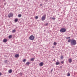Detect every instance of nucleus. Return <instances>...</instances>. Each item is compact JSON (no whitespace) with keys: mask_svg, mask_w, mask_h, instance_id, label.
<instances>
[{"mask_svg":"<svg viewBox=\"0 0 77 77\" xmlns=\"http://www.w3.org/2000/svg\"><path fill=\"white\" fill-rule=\"evenodd\" d=\"M68 61L69 63H71L72 62V59L71 58L69 59Z\"/></svg>","mask_w":77,"mask_h":77,"instance_id":"nucleus-8","label":"nucleus"},{"mask_svg":"<svg viewBox=\"0 0 77 77\" xmlns=\"http://www.w3.org/2000/svg\"><path fill=\"white\" fill-rule=\"evenodd\" d=\"M12 70L11 69L9 70L8 71V72H9V73H12Z\"/></svg>","mask_w":77,"mask_h":77,"instance_id":"nucleus-10","label":"nucleus"},{"mask_svg":"<svg viewBox=\"0 0 77 77\" xmlns=\"http://www.w3.org/2000/svg\"><path fill=\"white\" fill-rule=\"evenodd\" d=\"M8 41V39H4L3 42H6Z\"/></svg>","mask_w":77,"mask_h":77,"instance_id":"nucleus-7","label":"nucleus"},{"mask_svg":"<svg viewBox=\"0 0 77 77\" xmlns=\"http://www.w3.org/2000/svg\"><path fill=\"white\" fill-rule=\"evenodd\" d=\"M26 59H24V60H23V62H26Z\"/></svg>","mask_w":77,"mask_h":77,"instance_id":"nucleus-16","label":"nucleus"},{"mask_svg":"<svg viewBox=\"0 0 77 77\" xmlns=\"http://www.w3.org/2000/svg\"><path fill=\"white\" fill-rule=\"evenodd\" d=\"M35 19H38V16H36L35 18Z\"/></svg>","mask_w":77,"mask_h":77,"instance_id":"nucleus-25","label":"nucleus"},{"mask_svg":"<svg viewBox=\"0 0 77 77\" xmlns=\"http://www.w3.org/2000/svg\"><path fill=\"white\" fill-rule=\"evenodd\" d=\"M70 37H67L66 39H70Z\"/></svg>","mask_w":77,"mask_h":77,"instance_id":"nucleus-28","label":"nucleus"},{"mask_svg":"<svg viewBox=\"0 0 77 77\" xmlns=\"http://www.w3.org/2000/svg\"><path fill=\"white\" fill-rule=\"evenodd\" d=\"M59 64H60V62L59 61L57 62L56 63V65H59Z\"/></svg>","mask_w":77,"mask_h":77,"instance_id":"nucleus-9","label":"nucleus"},{"mask_svg":"<svg viewBox=\"0 0 77 77\" xmlns=\"http://www.w3.org/2000/svg\"><path fill=\"white\" fill-rule=\"evenodd\" d=\"M15 57H19V54H16L15 55Z\"/></svg>","mask_w":77,"mask_h":77,"instance_id":"nucleus-12","label":"nucleus"},{"mask_svg":"<svg viewBox=\"0 0 77 77\" xmlns=\"http://www.w3.org/2000/svg\"><path fill=\"white\" fill-rule=\"evenodd\" d=\"M2 75V73L0 72V75Z\"/></svg>","mask_w":77,"mask_h":77,"instance_id":"nucleus-33","label":"nucleus"},{"mask_svg":"<svg viewBox=\"0 0 77 77\" xmlns=\"http://www.w3.org/2000/svg\"><path fill=\"white\" fill-rule=\"evenodd\" d=\"M71 45H75L76 44H77V42H76V40L72 39V42H71Z\"/></svg>","mask_w":77,"mask_h":77,"instance_id":"nucleus-1","label":"nucleus"},{"mask_svg":"<svg viewBox=\"0 0 77 77\" xmlns=\"http://www.w3.org/2000/svg\"><path fill=\"white\" fill-rule=\"evenodd\" d=\"M67 75L68 76H70V73H68Z\"/></svg>","mask_w":77,"mask_h":77,"instance_id":"nucleus-23","label":"nucleus"},{"mask_svg":"<svg viewBox=\"0 0 77 77\" xmlns=\"http://www.w3.org/2000/svg\"><path fill=\"white\" fill-rule=\"evenodd\" d=\"M19 74L20 75H23V73L20 72L19 73Z\"/></svg>","mask_w":77,"mask_h":77,"instance_id":"nucleus-24","label":"nucleus"},{"mask_svg":"<svg viewBox=\"0 0 77 77\" xmlns=\"http://www.w3.org/2000/svg\"><path fill=\"white\" fill-rule=\"evenodd\" d=\"M12 35H11L9 36L8 38L9 39H11V38H12Z\"/></svg>","mask_w":77,"mask_h":77,"instance_id":"nucleus-15","label":"nucleus"},{"mask_svg":"<svg viewBox=\"0 0 77 77\" xmlns=\"http://www.w3.org/2000/svg\"><path fill=\"white\" fill-rule=\"evenodd\" d=\"M14 15V14L12 13H9L8 15V17L9 18H11V17H12V16Z\"/></svg>","mask_w":77,"mask_h":77,"instance_id":"nucleus-4","label":"nucleus"},{"mask_svg":"<svg viewBox=\"0 0 77 77\" xmlns=\"http://www.w3.org/2000/svg\"><path fill=\"white\" fill-rule=\"evenodd\" d=\"M64 62H63V61H62L61 62V63H62V64Z\"/></svg>","mask_w":77,"mask_h":77,"instance_id":"nucleus-27","label":"nucleus"},{"mask_svg":"<svg viewBox=\"0 0 77 77\" xmlns=\"http://www.w3.org/2000/svg\"><path fill=\"white\" fill-rule=\"evenodd\" d=\"M54 48V47H53V48Z\"/></svg>","mask_w":77,"mask_h":77,"instance_id":"nucleus-37","label":"nucleus"},{"mask_svg":"<svg viewBox=\"0 0 77 77\" xmlns=\"http://www.w3.org/2000/svg\"><path fill=\"white\" fill-rule=\"evenodd\" d=\"M18 16L19 17H21V14H19Z\"/></svg>","mask_w":77,"mask_h":77,"instance_id":"nucleus-22","label":"nucleus"},{"mask_svg":"<svg viewBox=\"0 0 77 77\" xmlns=\"http://www.w3.org/2000/svg\"><path fill=\"white\" fill-rule=\"evenodd\" d=\"M48 0H45V1H47Z\"/></svg>","mask_w":77,"mask_h":77,"instance_id":"nucleus-36","label":"nucleus"},{"mask_svg":"<svg viewBox=\"0 0 77 77\" xmlns=\"http://www.w3.org/2000/svg\"><path fill=\"white\" fill-rule=\"evenodd\" d=\"M66 31V30L65 28H61L60 30V32L61 33H64Z\"/></svg>","mask_w":77,"mask_h":77,"instance_id":"nucleus-2","label":"nucleus"},{"mask_svg":"<svg viewBox=\"0 0 77 77\" xmlns=\"http://www.w3.org/2000/svg\"><path fill=\"white\" fill-rule=\"evenodd\" d=\"M29 39L30 40H32V41H33V40H34L35 39V37L33 35H31L29 37Z\"/></svg>","mask_w":77,"mask_h":77,"instance_id":"nucleus-3","label":"nucleus"},{"mask_svg":"<svg viewBox=\"0 0 77 77\" xmlns=\"http://www.w3.org/2000/svg\"><path fill=\"white\" fill-rule=\"evenodd\" d=\"M60 59H63V56H62L60 57Z\"/></svg>","mask_w":77,"mask_h":77,"instance_id":"nucleus-21","label":"nucleus"},{"mask_svg":"<svg viewBox=\"0 0 77 77\" xmlns=\"http://www.w3.org/2000/svg\"><path fill=\"white\" fill-rule=\"evenodd\" d=\"M34 59H35V58H32L31 59V61H34Z\"/></svg>","mask_w":77,"mask_h":77,"instance_id":"nucleus-19","label":"nucleus"},{"mask_svg":"<svg viewBox=\"0 0 77 77\" xmlns=\"http://www.w3.org/2000/svg\"><path fill=\"white\" fill-rule=\"evenodd\" d=\"M16 30L15 29H14L13 30H12V32L13 33H15V32H16Z\"/></svg>","mask_w":77,"mask_h":77,"instance_id":"nucleus-18","label":"nucleus"},{"mask_svg":"<svg viewBox=\"0 0 77 77\" xmlns=\"http://www.w3.org/2000/svg\"><path fill=\"white\" fill-rule=\"evenodd\" d=\"M54 61H55V59H54Z\"/></svg>","mask_w":77,"mask_h":77,"instance_id":"nucleus-35","label":"nucleus"},{"mask_svg":"<svg viewBox=\"0 0 77 77\" xmlns=\"http://www.w3.org/2000/svg\"><path fill=\"white\" fill-rule=\"evenodd\" d=\"M40 6H42V4H40Z\"/></svg>","mask_w":77,"mask_h":77,"instance_id":"nucleus-31","label":"nucleus"},{"mask_svg":"<svg viewBox=\"0 0 77 77\" xmlns=\"http://www.w3.org/2000/svg\"><path fill=\"white\" fill-rule=\"evenodd\" d=\"M72 39H69L68 40V42H72Z\"/></svg>","mask_w":77,"mask_h":77,"instance_id":"nucleus-11","label":"nucleus"},{"mask_svg":"<svg viewBox=\"0 0 77 77\" xmlns=\"http://www.w3.org/2000/svg\"><path fill=\"white\" fill-rule=\"evenodd\" d=\"M18 19H15L14 21H15V22L16 23L18 21Z\"/></svg>","mask_w":77,"mask_h":77,"instance_id":"nucleus-14","label":"nucleus"},{"mask_svg":"<svg viewBox=\"0 0 77 77\" xmlns=\"http://www.w3.org/2000/svg\"><path fill=\"white\" fill-rule=\"evenodd\" d=\"M47 25H48V23H46L45 24V26H47Z\"/></svg>","mask_w":77,"mask_h":77,"instance_id":"nucleus-26","label":"nucleus"},{"mask_svg":"<svg viewBox=\"0 0 77 77\" xmlns=\"http://www.w3.org/2000/svg\"><path fill=\"white\" fill-rule=\"evenodd\" d=\"M42 21H44L45 20V17L44 16H42Z\"/></svg>","mask_w":77,"mask_h":77,"instance_id":"nucleus-5","label":"nucleus"},{"mask_svg":"<svg viewBox=\"0 0 77 77\" xmlns=\"http://www.w3.org/2000/svg\"><path fill=\"white\" fill-rule=\"evenodd\" d=\"M39 65L40 66H43V65H44V63L42 62H41L39 63Z\"/></svg>","mask_w":77,"mask_h":77,"instance_id":"nucleus-6","label":"nucleus"},{"mask_svg":"<svg viewBox=\"0 0 77 77\" xmlns=\"http://www.w3.org/2000/svg\"><path fill=\"white\" fill-rule=\"evenodd\" d=\"M4 5H5H5H6V3H4Z\"/></svg>","mask_w":77,"mask_h":77,"instance_id":"nucleus-34","label":"nucleus"},{"mask_svg":"<svg viewBox=\"0 0 77 77\" xmlns=\"http://www.w3.org/2000/svg\"><path fill=\"white\" fill-rule=\"evenodd\" d=\"M60 68H62V66H61L60 67Z\"/></svg>","mask_w":77,"mask_h":77,"instance_id":"nucleus-32","label":"nucleus"},{"mask_svg":"<svg viewBox=\"0 0 77 77\" xmlns=\"http://www.w3.org/2000/svg\"><path fill=\"white\" fill-rule=\"evenodd\" d=\"M45 16H46V15H45Z\"/></svg>","mask_w":77,"mask_h":77,"instance_id":"nucleus-38","label":"nucleus"},{"mask_svg":"<svg viewBox=\"0 0 77 77\" xmlns=\"http://www.w3.org/2000/svg\"><path fill=\"white\" fill-rule=\"evenodd\" d=\"M53 69H52L51 70V72H53Z\"/></svg>","mask_w":77,"mask_h":77,"instance_id":"nucleus-29","label":"nucleus"},{"mask_svg":"<svg viewBox=\"0 0 77 77\" xmlns=\"http://www.w3.org/2000/svg\"><path fill=\"white\" fill-rule=\"evenodd\" d=\"M4 63H7V62H8V60H5L4 61Z\"/></svg>","mask_w":77,"mask_h":77,"instance_id":"nucleus-17","label":"nucleus"},{"mask_svg":"<svg viewBox=\"0 0 77 77\" xmlns=\"http://www.w3.org/2000/svg\"><path fill=\"white\" fill-rule=\"evenodd\" d=\"M29 64H30V62H27L26 63V65H29Z\"/></svg>","mask_w":77,"mask_h":77,"instance_id":"nucleus-13","label":"nucleus"},{"mask_svg":"<svg viewBox=\"0 0 77 77\" xmlns=\"http://www.w3.org/2000/svg\"><path fill=\"white\" fill-rule=\"evenodd\" d=\"M54 45H57V43H56V42H54Z\"/></svg>","mask_w":77,"mask_h":77,"instance_id":"nucleus-20","label":"nucleus"},{"mask_svg":"<svg viewBox=\"0 0 77 77\" xmlns=\"http://www.w3.org/2000/svg\"><path fill=\"white\" fill-rule=\"evenodd\" d=\"M52 19H53V20H55V18L54 17V18H52Z\"/></svg>","mask_w":77,"mask_h":77,"instance_id":"nucleus-30","label":"nucleus"}]
</instances>
